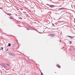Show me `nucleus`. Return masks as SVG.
Wrapping results in <instances>:
<instances>
[{
    "mask_svg": "<svg viewBox=\"0 0 75 75\" xmlns=\"http://www.w3.org/2000/svg\"><path fill=\"white\" fill-rule=\"evenodd\" d=\"M9 54L10 55H11V56H13V57L15 56V54H14V53L11 52H9Z\"/></svg>",
    "mask_w": 75,
    "mask_h": 75,
    "instance_id": "1",
    "label": "nucleus"
},
{
    "mask_svg": "<svg viewBox=\"0 0 75 75\" xmlns=\"http://www.w3.org/2000/svg\"><path fill=\"white\" fill-rule=\"evenodd\" d=\"M55 34L53 33L52 34H51L50 35L51 36V37H54V36H55Z\"/></svg>",
    "mask_w": 75,
    "mask_h": 75,
    "instance_id": "2",
    "label": "nucleus"
},
{
    "mask_svg": "<svg viewBox=\"0 0 75 75\" xmlns=\"http://www.w3.org/2000/svg\"><path fill=\"white\" fill-rule=\"evenodd\" d=\"M49 6L50 7H51V8H53L54 7V5H49Z\"/></svg>",
    "mask_w": 75,
    "mask_h": 75,
    "instance_id": "3",
    "label": "nucleus"
},
{
    "mask_svg": "<svg viewBox=\"0 0 75 75\" xmlns=\"http://www.w3.org/2000/svg\"><path fill=\"white\" fill-rule=\"evenodd\" d=\"M67 37H69V38H71V39H72L73 38H74V37L71 36H67Z\"/></svg>",
    "mask_w": 75,
    "mask_h": 75,
    "instance_id": "4",
    "label": "nucleus"
},
{
    "mask_svg": "<svg viewBox=\"0 0 75 75\" xmlns=\"http://www.w3.org/2000/svg\"><path fill=\"white\" fill-rule=\"evenodd\" d=\"M56 66L57 67H59V68H61V66H60V65H58V64H57Z\"/></svg>",
    "mask_w": 75,
    "mask_h": 75,
    "instance_id": "5",
    "label": "nucleus"
},
{
    "mask_svg": "<svg viewBox=\"0 0 75 75\" xmlns=\"http://www.w3.org/2000/svg\"><path fill=\"white\" fill-rule=\"evenodd\" d=\"M25 60H26V61L27 62H28V63H30V61H29V60H28L26 59H25Z\"/></svg>",
    "mask_w": 75,
    "mask_h": 75,
    "instance_id": "6",
    "label": "nucleus"
},
{
    "mask_svg": "<svg viewBox=\"0 0 75 75\" xmlns=\"http://www.w3.org/2000/svg\"><path fill=\"white\" fill-rule=\"evenodd\" d=\"M9 18L11 19H13V18L12 17V16H11L10 17H9Z\"/></svg>",
    "mask_w": 75,
    "mask_h": 75,
    "instance_id": "7",
    "label": "nucleus"
},
{
    "mask_svg": "<svg viewBox=\"0 0 75 75\" xmlns=\"http://www.w3.org/2000/svg\"><path fill=\"white\" fill-rule=\"evenodd\" d=\"M33 29L34 30H35V31H38V30L36 29L35 28H33Z\"/></svg>",
    "mask_w": 75,
    "mask_h": 75,
    "instance_id": "8",
    "label": "nucleus"
},
{
    "mask_svg": "<svg viewBox=\"0 0 75 75\" xmlns=\"http://www.w3.org/2000/svg\"><path fill=\"white\" fill-rule=\"evenodd\" d=\"M8 46L9 47H11V44L10 43H9L8 44Z\"/></svg>",
    "mask_w": 75,
    "mask_h": 75,
    "instance_id": "9",
    "label": "nucleus"
},
{
    "mask_svg": "<svg viewBox=\"0 0 75 75\" xmlns=\"http://www.w3.org/2000/svg\"><path fill=\"white\" fill-rule=\"evenodd\" d=\"M69 51H72L73 50H72V49H71V48H70V49H69Z\"/></svg>",
    "mask_w": 75,
    "mask_h": 75,
    "instance_id": "10",
    "label": "nucleus"
},
{
    "mask_svg": "<svg viewBox=\"0 0 75 75\" xmlns=\"http://www.w3.org/2000/svg\"><path fill=\"white\" fill-rule=\"evenodd\" d=\"M26 27L28 28H31V27H30L29 26H27Z\"/></svg>",
    "mask_w": 75,
    "mask_h": 75,
    "instance_id": "11",
    "label": "nucleus"
},
{
    "mask_svg": "<svg viewBox=\"0 0 75 75\" xmlns=\"http://www.w3.org/2000/svg\"><path fill=\"white\" fill-rule=\"evenodd\" d=\"M7 15H8V16H11V13H7Z\"/></svg>",
    "mask_w": 75,
    "mask_h": 75,
    "instance_id": "12",
    "label": "nucleus"
},
{
    "mask_svg": "<svg viewBox=\"0 0 75 75\" xmlns=\"http://www.w3.org/2000/svg\"><path fill=\"white\" fill-rule=\"evenodd\" d=\"M65 8H59V9H64Z\"/></svg>",
    "mask_w": 75,
    "mask_h": 75,
    "instance_id": "13",
    "label": "nucleus"
},
{
    "mask_svg": "<svg viewBox=\"0 0 75 75\" xmlns=\"http://www.w3.org/2000/svg\"><path fill=\"white\" fill-rule=\"evenodd\" d=\"M18 18H19V19H21V20H23V18H21V17H18Z\"/></svg>",
    "mask_w": 75,
    "mask_h": 75,
    "instance_id": "14",
    "label": "nucleus"
},
{
    "mask_svg": "<svg viewBox=\"0 0 75 75\" xmlns=\"http://www.w3.org/2000/svg\"><path fill=\"white\" fill-rule=\"evenodd\" d=\"M41 75H43V73L42 72H41Z\"/></svg>",
    "mask_w": 75,
    "mask_h": 75,
    "instance_id": "15",
    "label": "nucleus"
},
{
    "mask_svg": "<svg viewBox=\"0 0 75 75\" xmlns=\"http://www.w3.org/2000/svg\"><path fill=\"white\" fill-rule=\"evenodd\" d=\"M1 49L2 51H3V47H1Z\"/></svg>",
    "mask_w": 75,
    "mask_h": 75,
    "instance_id": "16",
    "label": "nucleus"
},
{
    "mask_svg": "<svg viewBox=\"0 0 75 75\" xmlns=\"http://www.w3.org/2000/svg\"><path fill=\"white\" fill-rule=\"evenodd\" d=\"M72 44V42L70 41V44Z\"/></svg>",
    "mask_w": 75,
    "mask_h": 75,
    "instance_id": "17",
    "label": "nucleus"
},
{
    "mask_svg": "<svg viewBox=\"0 0 75 75\" xmlns=\"http://www.w3.org/2000/svg\"><path fill=\"white\" fill-rule=\"evenodd\" d=\"M52 25L54 26V27H55V26L54 25V23H52Z\"/></svg>",
    "mask_w": 75,
    "mask_h": 75,
    "instance_id": "18",
    "label": "nucleus"
},
{
    "mask_svg": "<svg viewBox=\"0 0 75 75\" xmlns=\"http://www.w3.org/2000/svg\"><path fill=\"white\" fill-rule=\"evenodd\" d=\"M3 67H4V68H6V66H4Z\"/></svg>",
    "mask_w": 75,
    "mask_h": 75,
    "instance_id": "19",
    "label": "nucleus"
},
{
    "mask_svg": "<svg viewBox=\"0 0 75 75\" xmlns=\"http://www.w3.org/2000/svg\"><path fill=\"white\" fill-rule=\"evenodd\" d=\"M6 65H7L8 66H9L10 65H9V64H6Z\"/></svg>",
    "mask_w": 75,
    "mask_h": 75,
    "instance_id": "20",
    "label": "nucleus"
},
{
    "mask_svg": "<svg viewBox=\"0 0 75 75\" xmlns=\"http://www.w3.org/2000/svg\"><path fill=\"white\" fill-rule=\"evenodd\" d=\"M26 29L27 30H30L28 28H27Z\"/></svg>",
    "mask_w": 75,
    "mask_h": 75,
    "instance_id": "21",
    "label": "nucleus"
},
{
    "mask_svg": "<svg viewBox=\"0 0 75 75\" xmlns=\"http://www.w3.org/2000/svg\"><path fill=\"white\" fill-rule=\"evenodd\" d=\"M16 41L17 42H18V40H16Z\"/></svg>",
    "mask_w": 75,
    "mask_h": 75,
    "instance_id": "22",
    "label": "nucleus"
},
{
    "mask_svg": "<svg viewBox=\"0 0 75 75\" xmlns=\"http://www.w3.org/2000/svg\"><path fill=\"white\" fill-rule=\"evenodd\" d=\"M8 48L7 49V50H6V51H8Z\"/></svg>",
    "mask_w": 75,
    "mask_h": 75,
    "instance_id": "23",
    "label": "nucleus"
},
{
    "mask_svg": "<svg viewBox=\"0 0 75 75\" xmlns=\"http://www.w3.org/2000/svg\"><path fill=\"white\" fill-rule=\"evenodd\" d=\"M13 46H15V45H14V44H13Z\"/></svg>",
    "mask_w": 75,
    "mask_h": 75,
    "instance_id": "24",
    "label": "nucleus"
},
{
    "mask_svg": "<svg viewBox=\"0 0 75 75\" xmlns=\"http://www.w3.org/2000/svg\"><path fill=\"white\" fill-rule=\"evenodd\" d=\"M47 6H49V4H47Z\"/></svg>",
    "mask_w": 75,
    "mask_h": 75,
    "instance_id": "25",
    "label": "nucleus"
},
{
    "mask_svg": "<svg viewBox=\"0 0 75 75\" xmlns=\"http://www.w3.org/2000/svg\"><path fill=\"white\" fill-rule=\"evenodd\" d=\"M17 49H18V47H17Z\"/></svg>",
    "mask_w": 75,
    "mask_h": 75,
    "instance_id": "26",
    "label": "nucleus"
},
{
    "mask_svg": "<svg viewBox=\"0 0 75 75\" xmlns=\"http://www.w3.org/2000/svg\"><path fill=\"white\" fill-rule=\"evenodd\" d=\"M50 1H52V0H50Z\"/></svg>",
    "mask_w": 75,
    "mask_h": 75,
    "instance_id": "27",
    "label": "nucleus"
}]
</instances>
